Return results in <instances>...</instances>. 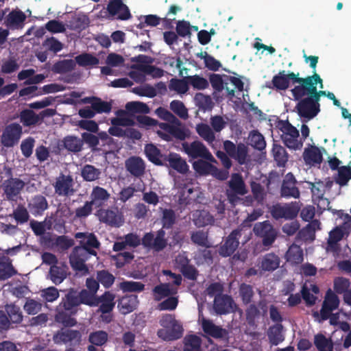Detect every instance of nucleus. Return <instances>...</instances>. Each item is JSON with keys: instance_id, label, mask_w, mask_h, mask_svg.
<instances>
[{"instance_id": "aec40b11", "label": "nucleus", "mask_w": 351, "mask_h": 351, "mask_svg": "<svg viewBox=\"0 0 351 351\" xmlns=\"http://www.w3.org/2000/svg\"><path fill=\"white\" fill-rule=\"evenodd\" d=\"M213 307L218 315H226L234 311L236 304L230 295L223 294L215 298Z\"/></svg>"}, {"instance_id": "4468645a", "label": "nucleus", "mask_w": 351, "mask_h": 351, "mask_svg": "<svg viewBox=\"0 0 351 351\" xmlns=\"http://www.w3.org/2000/svg\"><path fill=\"white\" fill-rule=\"evenodd\" d=\"M97 216L101 222L112 227H120L123 223V217L119 213L117 208L99 209Z\"/></svg>"}, {"instance_id": "7c9ffc66", "label": "nucleus", "mask_w": 351, "mask_h": 351, "mask_svg": "<svg viewBox=\"0 0 351 351\" xmlns=\"http://www.w3.org/2000/svg\"><path fill=\"white\" fill-rule=\"evenodd\" d=\"M67 269L64 264L51 265L49 271V279L55 285H60L66 278Z\"/></svg>"}, {"instance_id": "c03bdc74", "label": "nucleus", "mask_w": 351, "mask_h": 351, "mask_svg": "<svg viewBox=\"0 0 351 351\" xmlns=\"http://www.w3.org/2000/svg\"><path fill=\"white\" fill-rule=\"evenodd\" d=\"M16 273L17 271L9 258H3L0 260V280H7L16 274Z\"/></svg>"}, {"instance_id": "338daca9", "label": "nucleus", "mask_w": 351, "mask_h": 351, "mask_svg": "<svg viewBox=\"0 0 351 351\" xmlns=\"http://www.w3.org/2000/svg\"><path fill=\"white\" fill-rule=\"evenodd\" d=\"M202 340L197 335H192L184 338V351H202Z\"/></svg>"}, {"instance_id": "3c124183", "label": "nucleus", "mask_w": 351, "mask_h": 351, "mask_svg": "<svg viewBox=\"0 0 351 351\" xmlns=\"http://www.w3.org/2000/svg\"><path fill=\"white\" fill-rule=\"evenodd\" d=\"M20 119L24 126H31L37 124L40 121V117L32 110L25 109L20 113Z\"/></svg>"}, {"instance_id": "c9c22d12", "label": "nucleus", "mask_w": 351, "mask_h": 351, "mask_svg": "<svg viewBox=\"0 0 351 351\" xmlns=\"http://www.w3.org/2000/svg\"><path fill=\"white\" fill-rule=\"evenodd\" d=\"M154 299L157 301L177 293V289L172 288L169 283H160L153 289Z\"/></svg>"}, {"instance_id": "dca6fc26", "label": "nucleus", "mask_w": 351, "mask_h": 351, "mask_svg": "<svg viewBox=\"0 0 351 351\" xmlns=\"http://www.w3.org/2000/svg\"><path fill=\"white\" fill-rule=\"evenodd\" d=\"M297 180L292 173H288L284 178L280 188V195L285 198L300 197V192L296 186Z\"/></svg>"}, {"instance_id": "79ce46f5", "label": "nucleus", "mask_w": 351, "mask_h": 351, "mask_svg": "<svg viewBox=\"0 0 351 351\" xmlns=\"http://www.w3.org/2000/svg\"><path fill=\"white\" fill-rule=\"evenodd\" d=\"M286 258L287 261L292 265H298L304 260L303 250L299 245L293 244L287 250Z\"/></svg>"}, {"instance_id": "4d7b16f0", "label": "nucleus", "mask_w": 351, "mask_h": 351, "mask_svg": "<svg viewBox=\"0 0 351 351\" xmlns=\"http://www.w3.org/2000/svg\"><path fill=\"white\" fill-rule=\"evenodd\" d=\"M194 216V223L197 227H204L208 225H211L215 221L213 216L206 210L197 211Z\"/></svg>"}, {"instance_id": "72a5a7b5", "label": "nucleus", "mask_w": 351, "mask_h": 351, "mask_svg": "<svg viewBox=\"0 0 351 351\" xmlns=\"http://www.w3.org/2000/svg\"><path fill=\"white\" fill-rule=\"evenodd\" d=\"M80 248L84 249L87 253L92 256H97L95 249H99L100 242L93 233H89L86 238L80 241Z\"/></svg>"}, {"instance_id": "a18cd8bd", "label": "nucleus", "mask_w": 351, "mask_h": 351, "mask_svg": "<svg viewBox=\"0 0 351 351\" xmlns=\"http://www.w3.org/2000/svg\"><path fill=\"white\" fill-rule=\"evenodd\" d=\"M189 261L187 258H182L180 261V271L182 275L187 279L195 280L198 276V271L193 266L189 263Z\"/></svg>"}, {"instance_id": "423d86ee", "label": "nucleus", "mask_w": 351, "mask_h": 351, "mask_svg": "<svg viewBox=\"0 0 351 351\" xmlns=\"http://www.w3.org/2000/svg\"><path fill=\"white\" fill-rule=\"evenodd\" d=\"M90 256V254L84 249L80 248V246L75 247L69 256V263L72 269L82 274H88L89 270L85 263Z\"/></svg>"}, {"instance_id": "de8ad7c7", "label": "nucleus", "mask_w": 351, "mask_h": 351, "mask_svg": "<svg viewBox=\"0 0 351 351\" xmlns=\"http://www.w3.org/2000/svg\"><path fill=\"white\" fill-rule=\"evenodd\" d=\"M193 168L196 173L202 176L213 174L217 170L211 163L200 159L193 163Z\"/></svg>"}, {"instance_id": "393cba45", "label": "nucleus", "mask_w": 351, "mask_h": 351, "mask_svg": "<svg viewBox=\"0 0 351 351\" xmlns=\"http://www.w3.org/2000/svg\"><path fill=\"white\" fill-rule=\"evenodd\" d=\"M27 208L33 215L41 216L49 208V204L45 196L36 195L28 201Z\"/></svg>"}, {"instance_id": "ea45409f", "label": "nucleus", "mask_w": 351, "mask_h": 351, "mask_svg": "<svg viewBox=\"0 0 351 351\" xmlns=\"http://www.w3.org/2000/svg\"><path fill=\"white\" fill-rule=\"evenodd\" d=\"M195 131L197 134L208 144L215 141V134L213 129L206 123H200L196 125Z\"/></svg>"}, {"instance_id": "69168bd1", "label": "nucleus", "mask_w": 351, "mask_h": 351, "mask_svg": "<svg viewBox=\"0 0 351 351\" xmlns=\"http://www.w3.org/2000/svg\"><path fill=\"white\" fill-rule=\"evenodd\" d=\"M186 79L188 80L189 84L196 90H205L209 86L208 81L206 78L197 74L186 76Z\"/></svg>"}, {"instance_id": "0e129e2a", "label": "nucleus", "mask_w": 351, "mask_h": 351, "mask_svg": "<svg viewBox=\"0 0 351 351\" xmlns=\"http://www.w3.org/2000/svg\"><path fill=\"white\" fill-rule=\"evenodd\" d=\"M108 340V334L104 330L92 332L88 335V341L96 346L105 345Z\"/></svg>"}, {"instance_id": "c756f323", "label": "nucleus", "mask_w": 351, "mask_h": 351, "mask_svg": "<svg viewBox=\"0 0 351 351\" xmlns=\"http://www.w3.org/2000/svg\"><path fill=\"white\" fill-rule=\"evenodd\" d=\"M303 158L306 164L311 165H320L323 160L322 154L316 146L306 148L303 152Z\"/></svg>"}, {"instance_id": "f03ea898", "label": "nucleus", "mask_w": 351, "mask_h": 351, "mask_svg": "<svg viewBox=\"0 0 351 351\" xmlns=\"http://www.w3.org/2000/svg\"><path fill=\"white\" fill-rule=\"evenodd\" d=\"M277 128L282 132L281 138L288 148L297 150L302 147V143L298 139L299 131L288 121H280Z\"/></svg>"}, {"instance_id": "864d4df0", "label": "nucleus", "mask_w": 351, "mask_h": 351, "mask_svg": "<svg viewBox=\"0 0 351 351\" xmlns=\"http://www.w3.org/2000/svg\"><path fill=\"white\" fill-rule=\"evenodd\" d=\"M282 328L283 326L281 324H276L269 327L268 330V337L272 345L277 346L284 340Z\"/></svg>"}, {"instance_id": "b1692460", "label": "nucleus", "mask_w": 351, "mask_h": 351, "mask_svg": "<svg viewBox=\"0 0 351 351\" xmlns=\"http://www.w3.org/2000/svg\"><path fill=\"white\" fill-rule=\"evenodd\" d=\"M125 167L128 172L135 178H141L145 172V163L139 156H130L125 161Z\"/></svg>"}, {"instance_id": "1a4fd4ad", "label": "nucleus", "mask_w": 351, "mask_h": 351, "mask_svg": "<svg viewBox=\"0 0 351 351\" xmlns=\"http://www.w3.org/2000/svg\"><path fill=\"white\" fill-rule=\"evenodd\" d=\"M230 189L226 191L229 202L234 204L240 199L238 195H243L247 193L245 185L241 176L235 173L228 183Z\"/></svg>"}, {"instance_id": "2f4dec72", "label": "nucleus", "mask_w": 351, "mask_h": 351, "mask_svg": "<svg viewBox=\"0 0 351 351\" xmlns=\"http://www.w3.org/2000/svg\"><path fill=\"white\" fill-rule=\"evenodd\" d=\"M163 332H165V336L163 337L165 340H176L182 337L183 335V328L179 322L176 321V323H173L168 329L165 330H160L158 332V336L162 337Z\"/></svg>"}, {"instance_id": "58836bf2", "label": "nucleus", "mask_w": 351, "mask_h": 351, "mask_svg": "<svg viewBox=\"0 0 351 351\" xmlns=\"http://www.w3.org/2000/svg\"><path fill=\"white\" fill-rule=\"evenodd\" d=\"M138 300L136 295H130L123 297L119 304L122 313L127 314L132 312L138 306Z\"/></svg>"}, {"instance_id": "f3484780", "label": "nucleus", "mask_w": 351, "mask_h": 351, "mask_svg": "<svg viewBox=\"0 0 351 351\" xmlns=\"http://www.w3.org/2000/svg\"><path fill=\"white\" fill-rule=\"evenodd\" d=\"M241 235L239 230H232L225 240L224 243L219 247V254L223 257H228L233 254L239 245V239Z\"/></svg>"}, {"instance_id": "cd10ccee", "label": "nucleus", "mask_w": 351, "mask_h": 351, "mask_svg": "<svg viewBox=\"0 0 351 351\" xmlns=\"http://www.w3.org/2000/svg\"><path fill=\"white\" fill-rule=\"evenodd\" d=\"M202 328L206 334L215 339H221L228 334L226 329L215 325L210 319H204L202 323Z\"/></svg>"}, {"instance_id": "6e6552de", "label": "nucleus", "mask_w": 351, "mask_h": 351, "mask_svg": "<svg viewBox=\"0 0 351 351\" xmlns=\"http://www.w3.org/2000/svg\"><path fill=\"white\" fill-rule=\"evenodd\" d=\"M23 133L22 126L17 123L8 125L3 131L1 141L3 146L12 147L17 144Z\"/></svg>"}, {"instance_id": "4be33fe9", "label": "nucleus", "mask_w": 351, "mask_h": 351, "mask_svg": "<svg viewBox=\"0 0 351 351\" xmlns=\"http://www.w3.org/2000/svg\"><path fill=\"white\" fill-rule=\"evenodd\" d=\"M71 215V209L63 206L57 209L56 213L50 217V221L52 224V228L55 230L62 232L65 228L66 219H68Z\"/></svg>"}, {"instance_id": "a19ab883", "label": "nucleus", "mask_w": 351, "mask_h": 351, "mask_svg": "<svg viewBox=\"0 0 351 351\" xmlns=\"http://www.w3.org/2000/svg\"><path fill=\"white\" fill-rule=\"evenodd\" d=\"M194 101L196 106L204 112L211 110L214 106L211 97L202 93H197L195 95Z\"/></svg>"}, {"instance_id": "a211bd4d", "label": "nucleus", "mask_w": 351, "mask_h": 351, "mask_svg": "<svg viewBox=\"0 0 351 351\" xmlns=\"http://www.w3.org/2000/svg\"><path fill=\"white\" fill-rule=\"evenodd\" d=\"M107 10L110 15L117 16L118 20L127 21L132 18L128 7L122 0H110L107 5Z\"/></svg>"}, {"instance_id": "e433bc0d", "label": "nucleus", "mask_w": 351, "mask_h": 351, "mask_svg": "<svg viewBox=\"0 0 351 351\" xmlns=\"http://www.w3.org/2000/svg\"><path fill=\"white\" fill-rule=\"evenodd\" d=\"M62 146L69 152L77 153L82 151L83 141L75 136L69 135L62 141Z\"/></svg>"}, {"instance_id": "6ab92c4d", "label": "nucleus", "mask_w": 351, "mask_h": 351, "mask_svg": "<svg viewBox=\"0 0 351 351\" xmlns=\"http://www.w3.org/2000/svg\"><path fill=\"white\" fill-rule=\"evenodd\" d=\"M164 166L169 167L181 174H186L189 171L186 160L175 152H170L165 157Z\"/></svg>"}, {"instance_id": "09e8293b", "label": "nucleus", "mask_w": 351, "mask_h": 351, "mask_svg": "<svg viewBox=\"0 0 351 351\" xmlns=\"http://www.w3.org/2000/svg\"><path fill=\"white\" fill-rule=\"evenodd\" d=\"M75 66V60L72 59L59 60L53 65L52 71L58 74L66 73L73 71Z\"/></svg>"}, {"instance_id": "9d476101", "label": "nucleus", "mask_w": 351, "mask_h": 351, "mask_svg": "<svg viewBox=\"0 0 351 351\" xmlns=\"http://www.w3.org/2000/svg\"><path fill=\"white\" fill-rule=\"evenodd\" d=\"M82 333L78 330L62 328L54 334L53 339L56 344L73 343L80 345L82 342Z\"/></svg>"}, {"instance_id": "ddd939ff", "label": "nucleus", "mask_w": 351, "mask_h": 351, "mask_svg": "<svg viewBox=\"0 0 351 351\" xmlns=\"http://www.w3.org/2000/svg\"><path fill=\"white\" fill-rule=\"evenodd\" d=\"M300 206L297 202H292L289 204L284 206L276 205L274 206L271 215L276 219L284 218L285 219H293L298 214Z\"/></svg>"}, {"instance_id": "4c0bfd02", "label": "nucleus", "mask_w": 351, "mask_h": 351, "mask_svg": "<svg viewBox=\"0 0 351 351\" xmlns=\"http://www.w3.org/2000/svg\"><path fill=\"white\" fill-rule=\"evenodd\" d=\"M280 258L274 253L266 254L262 258L261 267L263 270L273 271L280 265Z\"/></svg>"}, {"instance_id": "f8f14e48", "label": "nucleus", "mask_w": 351, "mask_h": 351, "mask_svg": "<svg viewBox=\"0 0 351 351\" xmlns=\"http://www.w3.org/2000/svg\"><path fill=\"white\" fill-rule=\"evenodd\" d=\"M73 179L70 175L60 173L53 184L55 193L59 196L69 197L74 194Z\"/></svg>"}, {"instance_id": "e2e57ef3", "label": "nucleus", "mask_w": 351, "mask_h": 351, "mask_svg": "<svg viewBox=\"0 0 351 351\" xmlns=\"http://www.w3.org/2000/svg\"><path fill=\"white\" fill-rule=\"evenodd\" d=\"M75 62L80 66H96L99 63V60L96 56L89 53H84L75 57Z\"/></svg>"}, {"instance_id": "5701e85b", "label": "nucleus", "mask_w": 351, "mask_h": 351, "mask_svg": "<svg viewBox=\"0 0 351 351\" xmlns=\"http://www.w3.org/2000/svg\"><path fill=\"white\" fill-rule=\"evenodd\" d=\"M299 75V73L289 72L287 74L285 71H280L273 77L271 83L276 90H285L289 87L290 82L294 84L296 76Z\"/></svg>"}, {"instance_id": "37998d69", "label": "nucleus", "mask_w": 351, "mask_h": 351, "mask_svg": "<svg viewBox=\"0 0 351 351\" xmlns=\"http://www.w3.org/2000/svg\"><path fill=\"white\" fill-rule=\"evenodd\" d=\"M90 195L92 199L90 202L97 207L101 206L110 197L108 191L98 186L93 188Z\"/></svg>"}, {"instance_id": "0eeeda50", "label": "nucleus", "mask_w": 351, "mask_h": 351, "mask_svg": "<svg viewBox=\"0 0 351 351\" xmlns=\"http://www.w3.org/2000/svg\"><path fill=\"white\" fill-rule=\"evenodd\" d=\"M253 230L256 236L262 238L263 245L265 247L271 245L277 237L276 231L269 221L256 223Z\"/></svg>"}, {"instance_id": "20e7f679", "label": "nucleus", "mask_w": 351, "mask_h": 351, "mask_svg": "<svg viewBox=\"0 0 351 351\" xmlns=\"http://www.w3.org/2000/svg\"><path fill=\"white\" fill-rule=\"evenodd\" d=\"M223 149L239 165H245L248 160V148L244 143H240L236 145L231 141L227 140L223 142Z\"/></svg>"}, {"instance_id": "c85d7f7f", "label": "nucleus", "mask_w": 351, "mask_h": 351, "mask_svg": "<svg viewBox=\"0 0 351 351\" xmlns=\"http://www.w3.org/2000/svg\"><path fill=\"white\" fill-rule=\"evenodd\" d=\"M114 298V294L108 291H105L101 296H98V305L101 304L99 311L102 314L110 313L115 306Z\"/></svg>"}, {"instance_id": "bb28decb", "label": "nucleus", "mask_w": 351, "mask_h": 351, "mask_svg": "<svg viewBox=\"0 0 351 351\" xmlns=\"http://www.w3.org/2000/svg\"><path fill=\"white\" fill-rule=\"evenodd\" d=\"M26 15L21 10H12L6 16L4 23L10 29L22 28Z\"/></svg>"}, {"instance_id": "774afa93", "label": "nucleus", "mask_w": 351, "mask_h": 351, "mask_svg": "<svg viewBox=\"0 0 351 351\" xmlns=\"http://www.w3.org/2000/svg\"><path fill=\"white\" fill-rule=\"evenodd\" d=\"M29 226L36 236H42L45 233L47 229H52V224L50 220L45 222L32 219L29 223Z\"/></svg>"}, {"instance_id": "49530a36", "label": "nucleus", "mask_w": 351, "mask_h": 351, "mask_svg": "<svg viewBox=\"0 0 351 351\" xmlns=\"http://www.w3.org/2000/svg\"><path fill=\"white\" fill-rule=\"evenodd\" d=\"M249 145L254 149L262 152L266 147L265 137L258 130H252L248 136Z\"/></svg>"}, {"instance_id": "a878e982", "label": "nucleus", "mask_w": 351, "mask_h": 351, "mask_svg": "<svg viewBox=\"0 0 351 351\" xmlns=\"http://www.w3.org/2000/svg\"><path fill=\"white\" fill-rule=\"evenodd\" d=\"M145 154L147 159L158 166L165 165V157L167 154H162L161 151L154 144H147L145 147Z\"/></svg>"}, {"instance_id": "8fccbe9b", "label": "nucleus", "mask_w": 351, "mask_h": 351, "mask_svg": "<svg viewBox=\"0 0 351 351\" xmlns=\"http://www.w3.org/2000/svg\"><path fill=\"white\" fill-rule=\"evenodd\" d=\"M10 216L14 219L17 224L27 223L30 217L27 208L21 204L17 205Z\"/></svg>"}, {"instance_id": "f704fd0d", "label": "nucleus", "mask_w": 351, "mask_h": 351, "mask_svg": "<svg viewBox=\"0 0 351 351\" xmlns=\"http://www.w3.org/2000/svg\"><path fill=\"white\" fill-rule=\"evenodd\" d=\"M271 152L277 166L279 167H284L289 159V155L285 148L282 145L277 144L274 141L273 143Z\"/></svg>"}, {"instance_id": "39448f33", "label": "nucleus", "mask_w": 351, "mask_h": 351, "mask_svg": "<svg viewBox=\"0 0 351 351\" xmlns=\"http://www.w3.org/2000/svg\"><path fill=\"white\" fill-rule=\"evenodd\" d=\"M340 300L337 295L329 289L325 294L324 299L320 310V314L317 312L313 313L315 317H318L320 315L322 321L327 320L330 313L339 308Z\"/></svg>"}, {"instance_id": "9b49d317", "label": "nucleus", "mask_w": 351, "mask_h": 351, "mask_svg": "<svg viewBox=\"0 0 351 351\" xmlns=\"http://www.w3.org/2000/svg\"><path fill=\"white\" fill-rule=\"evenodd\" d=\"M295 106L298 114L302 117L311 120L315 117L320 111V108L316 106L311 98L300 99Z\"/></svg>"}, {"instance_id": "7ed1b4c3", "label": "nucleus", "mask_w": 351, "mask_h": 351, "mask_svg": "<svg viewBox=\"0 0 351 351\" xmlns=\"http://www.w3.org/2000/svg\"><path fill=\"white\" fill-rule=\"evenodd\" d=\"M182 151L190 158H203L207 160H213L214 158L206 145L200 141H194L191 143L183 142Z\"/></svg>"}, {"instance_id": "412c9836", "label": "nucleus", "mask_w": 351, "mask_h": 351, "mask_svg": "<svg viewBox=\"0 0 351 351\" xmlns=\"http://www.w3.org/2000/svg\"><path fill=\"white\" fill-rule=\"evenodd\" d=\"M77 290L71 288L69 289L58 306L60 309L71 313H75V308L80 305Z\"/></svg>"}, {"instance_id": "5fc2aeb1", "label": "nucleus", "mask_w": 351, "mask_h": 351, "mask_svg": "<svg viewBox=\"0 0 351 351\" xmlns=\"http://www.w3.org/2000/svg\"><path fill=\"white\" fill-rule=\"evenodd\" d=\"M194 260L198 265H210L213 262V252L208 249H199L195 253Z\"/></svg>"}, {"instance_id": "052dcab7", "label": "nucleus", "mask_w": 351, "mask_h": 351, "mask_svg": "<svg viewBox=\"0 0 351 351\" xmlns=\"http://www.w3.org/2000/svg\"><path fill=\"white\" fill-rule=\"evenodd\" d=\"M239 293L244 305H247L252 302L254 292L252 285L244 282L241 283L239 285Z\"/></svg>"}, {"instance_id": "13d9d810", "label": "nucleus", "mask_w": 351, "mask_h": 351, "mask_svg": "<svg viewBox=\"0 0 351 351\" xmlns=\"http://www.w3.org/2000/svg\"><path fill=\"white\" fill-rule=\"evenodd\" d=\"M4 308L8 315L10 324H20L22 322L23 316L19 306L10 304H6Z\"/></svg>"}, {"instance_id": "bf43d9fd", "label": "nucleus", "mask_w": 351, "mask_h": 351, "mask_svg": "<svg viewBox=\"0 0 351 351\" xmlns=\"http://www.w3.org/2000/svg\"><path fill=\"white\" fill-rule=\"evenodd\" d=\"M101 171L99 169L91 165H85L81 171V176L84 180L92 182L99 179Z\"/></svg>"}, {"instance_id": "f257e3e1", "label": "nucleus", "mask_w": 351, "mask_h": 351, "mask_svg": "<svg viewBox=\"0 0 351 351\" xmlns=\"http://www.w3.org/2000/svg\"><path fill=\"white\" fill-rule=\"evenodd\" d=\"M294 84H298V85L291 90L294 100L305 98V96L309 97L314 86H317L318 84L320 88H323L322 79L316 72H314L313 75L306 77L296 76Z\"/></svg>"}, {"instance_id": "2eb2a0df", "label": "nucleus", "mask_w": 351, "mask_h": 351, "mask_svg": "<svg viewBox=\"0 0 351 351\" xmlns=\"http://www.w3.org/2000/svg\"><path fill=\"white\" fill-rule=\"evenodd\" d=\"M24 186L25 182L19 178L5 180L2 184L3 193L9 201L16 200Z\"/></svg>"}, {"instance_id": "603ef678", "label": "nucleus", "mask_w": 351, "mask_h": 351, "mask_svg": "<svg viewBox=\"0 0 351 351\" xmlns=\"http://www.w3.org/2000/svg\"><path fill=\"white\" fill-rule=\"evenodd\" d=\"M79 293V301L80 304H85L89 306H97L98 296L96 293L88 291L87 289H82L80 291H78Z\"/></svg>"}, {"instance_id": "680f3d73", "label": "nucleus", "mask_w": 351, "mask_h": 351, "mask_svg": "<svg viewBox=\"0 0 351 351\" xmlns=\"http://www.w3.org/2000/svg\"><path fill=\"white\" fill-rule=\"evenodd\" d=\"M117 117L112 118L110 120L112 125L117 126H133L135 124L134 121L128 117H125L126 112L123 110H119L117 112Z\"/></svg>"}, {"instance_id": "6e6d98bb", "label": "nucleus", "mask_w": 351, "mask_h": 351, "mask_svg": "<svg viewBox=\"0 0 351 351\" xmlns=\"http://www.w3.org/2000/svg\"><path fill=\"white\" fill-rule=\"evenodd\" d=\"M168 87L170 90H174L180 95L185 94L189 89V82L186 77L171 79Z\"/></svg>"}, {"instance_id": "473e14b6", "label": "nucleus", "mask_w": 351, "mask_h": 351, "mask_svg": "<svg viewBox=\"0 0 351 351\" xmlns=\"http://www.w3.org/2000/svg\"><path fill=\"white\" fill-rule=\"evenodd\" d=\"M89 18L85 14L73 16L67 23L69 29L75 31L85 29L89 25Z\"/></svg>"}]
</instances>
